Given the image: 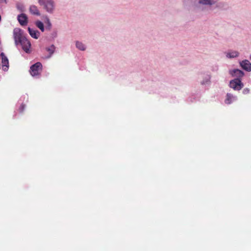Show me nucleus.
<instances>
[{
    "label": "nucleus",
    "instance_id": "nucleus-18",
    "mask_svg": "<svg viewBox=\"0 0 251 251\" xmlns=\"http://www.w3.org/2000/svg\"><path fill=\"white\" fill-rule=\"evenodd\" d=\"M45 24H46V29L50 30L51 28L52 25L49 18L46 19Z\"/></svg>",
    "mask_w": 251,
    "mask_h": 251
},
{
    "label": "nucleus",
    "instance_id": "nucleus-5",
    "mask_svg": "<svg viewBox=\"0 0 251 251\" xmlns=\"http://www.w3.org/2000/svg\"><path fill=\"white\" fill-rule=\"evenodd\" d=\"M42 68V64L41 63L38 62L32 65L30 68V73L32 76H39L40 74V71Z\"/></svg>",
    "mask_w": 251,
    "mask_h": 251
},
{
    "label": "nucleus",
    "instance_id": "nucleus-4",
    "mask_svg": "<svg viewBox=\"0 0 251 251\" xmlns=\"http://www.w3.org/2000/svg\"><path fill=\"white\" fill-rule=\"evenodd\" d=\"M229 86L234 90L239 91L244 87V84L241 79L235 78L230 81Z\"/></svg>",
    "mask_w": 251,
    "mask_h": 251
},
{
    "label": "nucleus",
    "instance_id": "nucleus-12",
    "mask_svg": "<svg viewBox=\"0 0 251 251\" xmlns=\"http://www.w3.org/2000/svg\"><path fill=\"white\" fill-rule=\"evenodd\" d=\"M198 3L203 5L212 6L215 3L214 0H198Z\"/></svg>",
    "mask_w": 251,
    "mask_h": 251
},
{
    "label": "nucleus",
    "instance_id": "nucleus-24",
    "mask_svg": "<svg viewBox=\"0 0 251 251\" xmlns=\"http://www.w3.org/2000/svg\"><path fill=\"white\" fill-rule=\"evenodd\" d=\"M0 55L1 56L2 58V57H6V56H5L4 53L3 52H1V53H0Z\"/></svg>",
    "mask_w": 251,
    "mask_h": 251
},
{
    "label": "nucleus",
    "instance_id": "nucleus-16",
    "mask_svg": "<svg viewBox=\"0 0 251 251\" xmlns=\"http://www.w3.org/2000/svg\"><path fill=\"white\" fill-rule=\"evenodd\" d=\"M75 47L78 50L81 51H84L86 49L85 45L82 42L78 41L75 42Z\"/></svg>",
    "mask_w": 251,
    "mask_h": 251
},
{
    "label": "nucleus",
    "instance_id": "nucleus-1",
    "mask_svg": "<svg viewBox=\"0 0 251 251\" xmlns=\"http://www.w3.org/2000/svg\"><path fill=\"white\" fill-rule=\"evenodd\" d=\"M24 31L19 28H15L13 30V37L16 46L20 45L22 49L27 53L30 52V42L23 35Z\"/></svg>",
    "mask_w": 251,
    "mask_h": 251
},
{
    "label": "nucleus",
    "instance_id": "nucleus-17",
    "mask_svg": "<svg viewBox=\"0 0 251 251\" xmlns=\"http://www.w3.org/2000/svg\"><path fill=\"white\" fill-rule=\"evenodd\" d=\"M35 25L36 26L39 28L42 32H44L45 31V27L44 24L40 21H37L35 22Z\"/></svg>",
    "mask_w": 251,
    "mask_h": 251
},
{
    "label": "nucleus",
    "instance_id": "nucleus-6",
    "mask_svg": "<svg viewBox=\"0 0 251 251\" xmlns=\"http://www.w3.org/2000/svg\"><path fill=\"white\" fill-rule=\"evenodd\" d=\"M229 74L232 77H236V78H239L241 79V78L244 75V72L238 69H234L233 70H229Z\"/></svg>",
    "mask_w": 251,
    "mask_h": 251
},
{
    "label": "nucleus",
    "instance_id": "nucleus-7",
    "mask_svg": "<svg viewBox=\"0 0 251 251\" xmlns=\"http://www.w3.org/2000/svg\"><path fill=\"white\" fill-rule=\"evenodd\" d=\"M239 64L242 68L244 70L247 72L251 71V63L248 60L245 59L240 61Z\"/></svg>",
    "mask_w": 251,
    "mask_h": 251
},
{
    "label": "nucleus",
    "instance_id": "nucleus-25",
    "mask_svg": "<svg viewBox=\"0 0 251 251\" xmlns=\"http://www.w3.org/2000/svg\"><path fill=\"white\" fill-rule=\"evenodd\" d=\"M250 59H251V56H250Z\"/></svg>",
    "mask_w": 251,
    "mask_h": 251
},
{
    "label": "nucleus",
    "instance_id": "nucleus-23",
    "mask_svg": "<svg viewBox=\"0 0 251 251\" xmlns=\"http://www.w3.org/2000/svg\"><path fill=\"white\" fill-rule=\"evenodd\" d=\"M57 32L56 31H53L51 33V36L52 38H56L57 37Z\"/></svg>",
    "mask_w": 251,
    "mask_h": 251
},
{
    "label": "nucleus",
    "instance_id": "nucleus-22",
    "mask_svg": "<svg viewBox=\"0 0 251 251\" xmlns=\"http://www.w3.org/2000/svg\"><path fill=\"white\" fill-rule=\"evenodd\" d=\"M250 93V89L248 88H246L243 89V93L245 95L248 94Z\"/></svg>",
    "mask_w": 251,
    "mask_h": 251
},
{
    "label": "nucleus",
    "instance_id": "nucleus-11",
    "mask_svg": "<svg viewBox=\"0 0 251 251\" xmlns=\"http://www.w3.org/2000/svg\"><path fill=\"white\" fill-rule=\"evenodd\" d=\"M28 31L30 35L34 39H38L40 35V32L37 30H34L30 27H28Z\"/></svg>",
    "mask_w": 251,
    "mask_h": 251
},
{
    "label": "nucleus",
    "instance_id": "nucleus-21",
    "mask_svg": "<svg viewBox=\"0 0 251 251\" xmlns=\"http://www.w3.org/2000/svg\"><path fill=\"white\" fill-rule=\"evenodd\" d=\"M25 104H24V103L22 102L21 104V106L19 108V112L22 113L24 111V110L25 109Z\"/></svg>",
    "mask_w": 251,
    "mask_h": 251
},
{
    "label": "nucleus",
    "instance_id": "nucleus-14",
    "mask_svg": "<svg viewBox=\"0 0 251 251\" xmlns=\"http://www.w3.org/2000/svg\"><path fill=\"white\" fill-rule=\"evenodd\" d=\"M30 13L34 15L40 16V13L37 7L34 5H32L29 7Z\"/></svg>",
    "mask_w": 251,
    "mask_h": 251
},
{
    "label": "nucleus",
    "instance_id": "nucleus-10",
    "mask_svg": "<svg viewBox=\"0 0 251 251\" xmlns=\"http://www.w3.org/2000/svg\"><path fill=\"white\" fill-rule=\"evenodd\" d=\"M237 100V97L234 96L233 95L227 93L226 96V99L225 100V103L227 104L231 103L233 101H235Z\"/></svg>",
    "mask_w": 251,
    "mask_h": 251
},
{
    "label": "nucleus",
    "instance_id": "nucleus-2",
    "mask_svg": "<svg viewBox=\"0 0 251 251\" xmlns=\"http://www.w3.org/2000/svg\"><path fill=\"white\" fill-rule=\"evenodd\" d=\"M39 5L49 13L52 14L55 9V2L53 0H38Z\"/></svg>",
    "mask_w": 251,
    "mask_h": 251
},
{
    "label": "nucleus",
    "instance_id": "nucleus-20",
    "mask_svg": "<svg viewBox=\"0 0 251 251\" xmlns=\"http://www.w3.org/2000/svg\"><path fill=\"white\" fill-rule=\"evenodd\" d=\"M27 100H28V96L27 95H24L20 98V99L19 100V102L20 103L21 101H22V102L23 103L24 101L26 102V101H27Z\"/></svg>",
    "mask_w": 251,
    "mask_h": 251
},
{
    "label": "nucleus",
    "instance_id": "nucleus-15",
    "mask_svg": "<svg viewBox=\"0 0 251 251\" xmlns=\"http://www.w3.org/2000/svg\"><path fill=\"white\" fill-rule=\"evenodd\" d=\"M2 69L4 71H7L9 68V62L7 57L2 58Z\"/></svg>",
    "mask_w": 251,
    "mask_h": 251
},
{
    "label": "nucleus",
    "instance_id": "nucleus-8",
    "mask_svg": "<svg viewBox=\"0 0 251 251\" xmlns=\"http://www.w3.org/2000/svg\"><path fill=\"white\" fill-rule=\"evenodd\" d=\"M17 19L20 24L22 26L26 25L28 23L27 17L24 13H21L17 17Z\"/></svg>",
    "mask_w": 251,
    "mask_h": 251
},
{
    "label": "nucleus",
    "instance_id": "nucleus-9",
    "mask_svg": "<svg viewBox=\"0 0 251 251\" xmlns=\"http://www.w3.org/2000/svg\"><path fill=\"white\" fill-rule=\"evenodd\" d=\"M239 55V52L236 50H230L226 53V56L228 58H234Z\"/></svg>",
    "mask_w": 251,
    "mask_h": 251
},
{
    "label": "nucleus",
    "instance_id": "nucleus-13",
    "mask_svg": "<svg viewBox=\"0 0 251 251\" xmlns=\"http://www.w3.org/2000/svg\"><path fill=\"white\" fill-rule=\"evenodd\" d=\"M55 47L54 45H51L50 47H46V50L49 52V54L46 57V58L49 59L51 57L55 51Z\"/></svg>",
    "mask_w": 251,
    "mask_h": 251
},
{
    "label": "nucleus",
    "instance_id": "nucleus-3",
    "mask_svg": "<svg viewBox=\"0 0 251 251\" xmlns=\"http://www.w3.org/2000/svg\"><path fill=\"white\" fill-rule=\"evenodd\" d=\"M199 79L200 84L205 87L209 86L211 83V75L209 72L201 73Z\"/></svg>",
    "mask_w": 251,
    "mask_h": 251
},
{
    "label": "nucleus",
    "instance_id": "nucleus-19",
    "mask_svg": "<svg viewBox=\"0 0 251 251\" xmlns=\"http://www.w3.org/2000/svg\"><path fill=\"white\" fill-rule=\"evenodd\" d=\"M17 8L20 12H24L25 10V8L24 5L21 3L17 4Z\"/></svg>",
    "mask_w": 251,
    "mask_h": 251
}]
</instances>
